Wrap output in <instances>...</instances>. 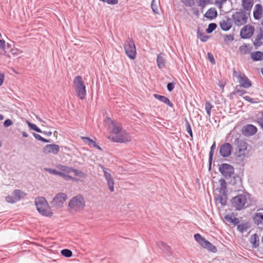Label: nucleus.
Returning <instances> with one entry per match:
<instances>
[{
    "label": "nucleus",
    "mask_w": 263,
    "mask_h": 263,
    "mask_svg": "<svg viewBox=\"0 0 263 263\" xmlns=\"http://www.w3.org/2000/svg\"><path fill=\"white\" fill-rule=\"evenodd\" d=\"M250 197L251 195L249 193L243 192L242 194H239L231 199V205L237 211L245 209L250 206L248 200L255 201L253 198L250 199Z\"/></svg>",
    "instance_id": "f03ea898"
},
{
    "label": "nucleus",
    "mask_w": 263,
    "mask_h": 263,
    "mask_svg": "<svg viewBox=\"0 0 263 263\" xmlns=\"http://www.w3.org/2000/svg\"><path fill=\"white\" fill-rule=\"evenodd\" d=\"M44 170H45V171H46V172H47L50 174L58 175L59 176H60V175L61 172V171H58L55 169H52V168H45Z\"/></svg>",
    "instance_id": "3c124183"
},
{
    "label": "nucleus",
    "mask_w": 263,
    "mask_h": 263,
    "mask_svg": "<svg viewBox=\"0 0 263 263\" xmlns=\"http://www.w3.org/2000/svg\"><path fill=\"white\" fill-rule=\"evenodd\" d=\"M195 240L202 247L203 245L206 241V239L203 237L200 234L197 233L195 234L194 236Z\"/></svg>",
    "instance_id": "e433bc0d"
},
{
    "label": "nucleus",
    "mask_w": 263,
    "mask_h": 263,
    "mask_svg": "<svg viewBox=\"0 0 263 263\" xmlns=\"http://www.w3.org/2000/svg\"><path fill=\"white\" fill-rule=\"evenodd\" d=\"M261 210L262 212L255 213L253 217L254 223L260 228H263V209Z\"/></svg>",
    "instance_id": "6ab92c4d"
},
{
    "label": "nucleus",
    "mask_w": 263,
    "mask_h": 263,
    "mask_svg": "<svg viewBox=\"0 0 263 263\" xmlns=\"http://www.w3.org/2000/svg\"><path fill=\"white\" fill-rule=\"evenodd\" d=\"M241 130L244 135L252 136L256 133L257 129L252 124H247L242 128Z\"/></svg>",
    "instance_id": "f3484780"
},
{
    "label": "nucleus",
    "mask_w": 263,
    "mask_h": 263,
    "mask_svg": "<svg viewBox=\"0 0 263 263\" xmlns=\"http://www.w3.org/2000/svg\"><path fill=\"white\" fill-rule=\"evenodd\" d=\"M243 99L244 100H245L246 101L249 102V103H252V104L257 103V101H256L255 99L251 98L250 97H249L248 96H246L243 97Z\"/></svg>",
    "instance_id": "4d7b16f0"
},
{
    "label": "nucleus",
    "mask_w": 263,
    "mask_h": 263,
    "mask_svg": "<svg viewBox=\"0 0 263 263\" xmlns=\"http://www.w3.org/2000/svg\"><path fill=\"white\" fill-rule=\"evenodd\" d=\"M112 124V127L111 129V132L114 134H116V135L118 134H120V133L121 132L122 129V125L120 124H119L118 125H116L113 121H111Z\"/></svg>",
    "instance_id": "72a5a7b5"
},
{
    "label": "nucleus",
    "mask_w": 263,
    "mask_h": 263,
    "mask_svg": "<svg viewBox=\"0 0 263 263\" xmlns=\"http://www.w3.org/2000/svg\"><path fill=\"white\" fill-rule=\"evenodd\" d=\"M181 2L186 7H192L195 5L194 0H180Z\"/></svg>",
    "instance_id": "09e8293b"
},
{
    "label": "nucleus",
    "mask_w": 263,
    "mask_h": 263,
    "mask_svg": "<svg viewBox=\"0 0 263 263\" xmlns=\"http://www.w3.org/2000/svg\"><path fill=\"white\" fill-rule=\"evenodd\" d=\"M58 167L60 170L61 172L63 173L65 172L68 174L70 173L71 172H72V167H69L66 165H59L58 166Z\"/></svg>",
    "instance_id": "4c0bfd02"
},
{
    "label": "nucleus",
    "mask_w": 263,
    "mask_h": 263,
    "mask_svg": "<svg viewBox=\"0 0 263 263\" xmlns=\"http://www.w3.org/2000/svg\"><path fill=\"white\" fill-rule=\"evenodd\" d=\"M72 172H73L75 176H78L80 177H84L86 176V174L84 172H83L80 170L73 168H72Z\"/></svg>",
    "instance_id": "8fccbe9b"
},
{
    "label": "nucleus",
    "mask_w": 263,
    "mask_h": 263,
    "mask_svg": "<svg viewBox=\"0 0 263 263\" xmlns=\"http://www.w3.org/2000/svg\"><path fill=\"white\" fill-rule=\"evenodd\" d=\"M85 206V201L81 195L73 197L69 202L68 208L72 212H78L82 210Z\"/></svg>",
    "instance_id": "39448f33"
},
{
    "label": "nucleus",
    "mask_w": 263,
    "mask_h": 263,
    "mask_svg": "<svg viewBox=\"0 0 263 263\" xmlns=\"http://www.w3.org/2000/svg\"><path fill=\"white\" fill-rule=\"evenodd\" d=\"M250 242L252 244V247L253 249H256L258 247L259 245V239L258 235L256 233L251 236Z\"/></svg>",
    "instance_id": "393cba45"
},
{
    "label": "nucleus",
    "mask_w": 263,
    "mask_h": 263,
    "mask_svg": "<svg viewBox=\"0 0 263 263\" xmlns=\"http://www.w3.org/2000/svg\"><path fill=\"white\" fill-rule=\"evenodd\" d=\"M193 13L196 15H199V11L197 8H193Z\"/></svg>",
    "instance_id": "774afa93"
},
{
    "label": "nucleus",
    "mask_w": 263,
    "mask_h": 263,
    "mask_svg": "<svg viewBox=\"0 0 263 263\" xmlns=\"http://www.w3.org/2000/svg\"><path fill=\"white\" fill-rule=\"evenodd\" d=\"M131 140V137L126 132H122L112 137V141L117 143H124L129 142Z\"/></svg>",
    "instance_id": "ddd939ff"
},
{
    "label": "nucleus",
    "mask_w": 263,
    "mask_h": 263,
    "mask_svg": "<svg viewBox=\"0 0 263 263\" xmlns=\"http://www.w3.org/2000/svg\"><path fill=\"white\" fill-rule=\"evenodd\" d=\"M12 124H13L12 121L9 119L5 120V121H4V124H3L4 126L5 127H8Z\"/></svg>",
    "instance_id": "680f3d73"
},
{
    "label": "nucleus",
    "mask_w": 263,
    "mask_h": 263,
    "mask_svg": "<svg viewBox=\"0 0 263 263\" xmlns=\"http://www.w3.org/2000/svg\"><path fill=\"white\" fill-rule=\"evenodd\" d=\"M251 58L253 61H259L263 60V52L256 51L251 53Z\"/></svg>",
    "instance_id": "c85d7f7f"
},
{
    "label": "nucleus",
    "mask_w": 263,
    "mask_h": 263,
    "mask_svg": "<svg viewBox=\"0 0 263 263\" xmlns=\"http://www.w3.org/2000/svg\"><path fill=\"white\" fill-rule=\"evenodd\" d=\"M157 64L160 69L164 68L165 66V60L163 57V53H160L157 57Z\"/></svg>",
    "instance_id": "cd10ccee"
},
{
    "label": "nucleus",
    "mask_w": 263,
    "mask_h": 263,
    "mask_svg": "<svg viewBox=\"0 0 263 263\" xmlns=\"http://www.w3.org/2000/svg\"><path fill=\"white\" fill-rule=\"evenodd\" d=\"M218 199L219 202L223 206H224L227 204V196L226 193L220 194L218 195Z\"/></svg>",
    "instance_id": "f704fd0d"
},
{
    "label": "nucleus",
    "mask_w": 263,
    "mask_h": 263,
    "mask_svg": "<svg viewBox=\"0 0 263 263\" xmlns=\"http://www.w3.org/2000/svg\"><path fill=\"white\" fill-rule=\"evenodd\" d=\"M99 166L102 169L103 172L104 176H105L106 174H109L107 172V169L102 164H99Z\"/></svg>",
    "instance_id": "0e129e2a"
},
{
    "label": "nucleus",
    "mask_w": 263,
    "mask_h": 263,
    "mask_svg": "<svg viewBox=\"0 0 263 263\" xmlns=\"http://www.w3.org/2000/svg\"><path fill=\"white\" fill-rule=\"evenodd\" d=\"M67 198V196L66 194L59 193L53 198L51 204L52 206L56 208H61L63 206V204Z\"/></svg>",
    "instance_id": "9b49d317"
},
{
    "label": "nucleus",
    "mask_w": 263,
    "mask_h": 263,
    "mask_svg": "<svg viewBox=\"0 0 263 263\" xmlns=\"http://www.w3.org/2000/svg\"><path fill=\"white\" fill-rule=\"evenodd\" d=\"M207 56H208V58L209 60L210 61V62L212 64H215V60L213 55L211 53L208 52L207 54Z\"/></svg>",
    "instance_id": "bf43d9fd"
},
{
    "label": "nucleus",
    "mask_w": 263,
    "mask_h": 263,
    "mask_svg": "<svg viewBox=\"0 0 263 263\" xmlns=\"http://www.w3.org/2000/svg\"><path fill=\"white\" fill-rule=\"evenodd\" d=\"M219 25L222 30L225 31L229 30L232 26L231 18L227 16L226 20H222L219 22Z\"/></svg>",
    "instance_id": "a211bd4d"
},
{
    "label": "nucleus",
    "mask_w": 263,
    "mask_h": 263,
    "mask_svg": "<svg viewBox=\"0 0 263 263\" xmlns=\"http://www.w3.org/2000/svg\"><path fill=\"white\" fill-rule=\"evenodd\" d=\"M27 123L30 129L37 133H42V131L41 130V129L39 128L35 124L32 123L29 121H27Z\"/></svg>",
    "instance_id": "37998d69"
},
{
    "label": "nucleus",
    "mask_w": 263,
    "mask_h": 263,
    "mask_svg": "<svg viewBox=\"0 0 263 263\" xmlns=\"http://www.w3.org/2000/svg\"><path fill=\"white\" fill-rule=\"evenodd\" d=\"M81 139H82L84 142L87 143L90 147H93L100 151L102 149L101 147L98 145L95 141L87 137H81Z\"/></svg>",
    "instance_id": "a878e982"
},
{
    "label": "nucleus",
    "mask_w": 263,
    "mask_h": 263,
    "mask_svg": "<svg viewBox=\"0 0 263 263\" xmlns=\"http://www.w3.org/2000/svg\"><path fill=\"white\" fill-rule=\"evenodd\" d=\"M35 205L38 212L43 216L51 217L53 213L45 197H38L35 199Z\"/></svg>",
    "instance_id": "20e7f679"
},
{
    "label": "nucleus",
    "mask_w": 263,
    "mask_h": 263,
    "mask_svg": "<svg viewBox=\"0 0 263 263\" xmlns=\"http://www.w3.org/2000/svg\"><path fill=\"white\" fill-rule=\"evenodd\" d=\"M124 49L126 55L131 60L136 58L137 51L135 42L133 39L128 37L124 43Z\"/></svg>",
    "instance_id": "423d86ee"
},
{
    "label": "nucleus",
    "mask_w": 263,
    "mask_h": 263,
    "mask_svg": "<svg viewBox=\"0 0 263 263\" xmlns=\"http://www.w3.org/2000/svg\"><path fill=\"white\" fill-rule=\"evenodd\" d=\"M233 76L236 77L238 80V82L240 83L239 87H243L245 88H248L252 86V82L248 79V78L245 76V74H241L240 72H237L236 70H233Z\"/></svg>",
    "instance_id": "6e6552de"
},
{
    "label": "nucleus",
    "mask_w": 263,
    "mask_h": 263,
    "mask_svg": "<svg viewBox=\"0 0 263 263\" xmlns=\"http://www.w3.org/2000/svg\"><path fill=\"white\" fill-rule=\"evenodd\" d=\"M151 5V6L152 9L153 10V12L155 13H158V12H159L158 9L157 8V5L155 3V0H153L152 1Z\"/></svg>",
    "instance_id": "5fc2aeb1"
},
{
    "label": "nucleus",
    "mask_w": 263,
    "mask_h": 263,
    "mask_svg": "<svg viewBox=\"0 0 263 263\" xmlns=\"http://www.w3.org/2000/svg\"><path fill=\"white\" fill-rule=\"evenodd\" d=\"M213 107V106L212 104L210 103V102L206 101L205 104V109L206 110V112L207 114L210 116L211 115V111L212 108Z\"/></svg>",
    "instance_id": "49530a36"
},
{
    "label": "nucleus",
    "mask_w": 263,
    "mask_h": 263,
    "mask_svg": "<svg viewBox=\"0 0 263 263\" xmlns=\"http://www.w3.org/2000/svg\"><path fill=\"white\" fill-rule=\"evenodd\" d=\"M60 176L63 177L66 180H69L73 179L71 176L66 174L65 173L62 172H61Z\"/></svg>",
    "instance_id": "13d9d810"
},
{
    "label": "nucleus",
    "mask_w": 263,
    "mask_h": 263,
    "mask_svg": "<svg viewBox=\"0 0 263 263\" xmlns=\"http://www.w3.org/2000/svg\"><path fill=\"white\" fill-rule=\"evenodd\" d=\"M239 86H236L235 87V91L231 92V95H239L240 96H242L243 95L247 93V91L243 89H240Z\"/></svg>",
    "instance_id": "ea45409f"
},
{
    "label": "nucleus",
    "mask_w": 263,
    "mask_h": 263,
    "mask_svg": "<svg viewBox=\"0 0 263 263\" xmlns=\"http://www.w3.org/2000/svg\"><path fill=\"white\" fill-rule=\"evenodd\" d=\"M224 218L227 221L233 223L234 225H236L239 222V220L238 218L233 217L229 215H226L224 216Z\"/></svg>",
    "instance_id": "c9c22d12"
},
{
    "label": "nucleus",
    "mask_w": 263,
    "mask_h": 263,
    "mask_svg": "<svg viewBox=\"0 0 263 263\" xmlns=\"http://www.w3.org/2000/svg\"><path fill=\"white\" fill-rule=\"evenodd\" d=\"M232 18L234 24L238 26L246 24L248 21V16L243 11L235 12L232 14Z\"/></svg>",
    "instance_id": "0eeeda50"
},
{
    "label": "nucleus",
    "mask_w": 263,
    "mask_h": 263,
    "mask_svg": "<svg viewBox=\"0 0 263 263\" xmlns=\"http://www.w3.org/2000/svg\"><path fill=\"white\" fill-rule=\"evenodd\" d=\"M253 5V0H242V6L246 11H250Z\"/></svg>",
    "instance_id": "c756f323"
},
{
    "label": "nucleus",
    "mask_w": 263,
    "mask_h": 263,
    "mask_svg": "<svg viewBox=\"0 0 263 263\" xmlns=\"http://www.w3.org/2000/svg\"><path fill=\"white\" fill-rule=\"evenodd\" d=\"M12 194V196L8 195L5 198L6 201L10 203H14L20 201L27 195L25 192L19 189L14 190Z\"/></svg>",
    "instance_id": "1a4fd4ad"
},
{
    "label": "nucleus",
    "mask_w": 263,
    "mask_h": 263,
    "mask_svg": "<svg viewBox=\"0 0 263 263\" xmlns=\"http://www.w3.org/2000/svg\"><path fill=\"white\" fill-rule=\"evenodd\" d=\"M217 11L214 8H210L204 14V16L207 18L212 20L216 18L217 16Z\"/></svg>",
    "instance_id": "bb28decb"
},
{
    "label": "nucleus",
    "mask_w": 263,
    "mask_h": 263,
    "mask_svg": "<svg viewBox=\"0 0 263 263\" xmlns=\"http://www.w3.org/2000/svg\"><path fill=\"white\" fill-rule=\"evenodd\" d=\"M175 83H168L167 85V89L169 92H171L175 88Z\"/></svg>",
    "instance_id": "052dcab7"
},
{
    "label": "nucleus",
    "mask_w": 263,
    "mask_h": 263,
    "mask_svg": "<svg viewBox=\"0 0 263 263\" xmlns=\"http://www.w3.org/2000/svg\"><path fill=\"white\" fill-rule=\"evenodd\" d=\"M219 182L220 185V187L219 189V193L220 194H224V193L227 194V182H226V180L224 179L221 178L219 180Z\"/></svg>",
    "instance_id": "473e14b6"
},
{
    "label": "nucleus",
    "mask_w": 263,
    "mask_h": 263,
    "mask_svg": "<svg viewBox=\"0 0 263 263\" xmlns=\"http://www.w3.org/2000/svg\"><path fill=\"white\" fill-rule=\"evenodd\" d=\"M33 137L37 140L41 141L44 143H48L50 142L49 140H47L43 137H42L41 136H40L39 134H37L36 133H33Z\"/></svg>",
    "instance_id": "de8ad7c7"
},
{
    "label": "nucleus",
    "mask_w": 263,
    "mask_h": 263,
    "mask_svg": "<svg viewBox=\"0 0 263 263\" xmlns=\"http://www.w3.org/2000/svg\"><path fill=\"white\" fill-rule=\"evenodd\" d=\"M153 97L155 99H156L158 100L159 101H160V102H163V103L167 105L168 106H170L171 107H173L174 106L173 104L171 102L170 99L166 97L165 96H161V95L156 94V93H154L153 95Z\"/></svg>",
    "instance_id": "412c9836"
},
{
    "label": "nucleus",
    "mask_w": 263,
    "mask_h": 263,
    "mask_svg": "<svg viewBox=\"0 0 263 263\" xmlns=\"http://www.w3.org/2000/svg\"><path fill=\"white\" fill-rule=\"evenodd\" d=\"M234 35L233 34H227L225 35L224 37V41L226 42H227L228 41L232 42L234 40Z\"/></svg>",
    "instance_id": "6e6d98bb"
},
{
    "label": "nucleus",
    "mask_w": 263,
    "mask_h": 263,
    "mask_svg": "<svg viewBox=\"0 0 263 263\" xmlns=\"http://www.w3.org/2000/svg\"><path fill=\"white\" fill-rule=\"evenodd\" d=\"M198 6L202 7H204L205 5L210 2V0H196Z\"/></svg>",
    "instance_id": "603ef678"
},
{
    "label": "nucleus",
    "mask_w": 263,
    "mask_h": 263,
    "mask_svg": "<svg viewBox=\"0 0 263 263\" xmlns=\"http://www.w3.org/2000/svg\"><path fill=\"white\" fill-rule=\"evenodd\" d=\"M230 178L229 183L235 186V190L240 191L243 188L242 178L239 175L234 173Z\"/></svg>",
    "instance_id": "f8f14e48"
},
{
    "label": "nucleus",
    "mask_w": 263,
    "mask_h": 263,
    "mask_svg": "<svg viewBox=\"0 0 263 263\" xmlns=\"http://www.w3.org/2000/svg\"><path fill=\"white\" fill-rule=\"evenodd\" d=\"M263 8L261 4H256L253 11V17L255 20H258L261 18Z\"/></svg>",
    "instance_id": "aec40b11"
},
{
    "label": "nucleus",
    "mask_w": 263,
    "mask_h": 263,
    "mask_svg": "<svg viewBox=\"0 0 263 263\" xmlns=\"http://www.w3.org/2000/svg\"><path fill=\"white\" fill-rule=\"evenodd\" d=\"M73 87L76 96L80 100H84L87 95L86 85L82 77L77 76L73 81Z\"/></svg>",
    "instance_id": "7ed1b4c3"
},
{
    "label": "nucleus",
    "mask_w": 263,
    "mask_h": 263,
    "mask_svg": "<svg viewBox=\"0 0 263 263\" xmlns=\"http://www.w3.org/2000/svg\"><path fill=\"white\" fill-rule=\"evenodd\" d=\"M202 247L213 253H216L217 251V248L207 240H206Z\"/></svg>",
    "instance_id": "2f4dec72"
},
{
    "label": "nucleus",
    "mask_w": 263,
    "mask_h": 263,
    "mask_svg": "<svg viewBox=\"0 0 263 263\" xmlns=\"http://www.w3.org/2000/svg\"><path fill=\"white\" fill-rule=\"evenodd\" d=\"M6 48L5 41L4 40H0V49L5 50Z\"/></svg>",
    "instance_id": "e2e57ef3"
},
{
    "label": "nucleus",
    "mask_w": 263,
    "mask_h": 263,
    "mask_svg": "<svg viewBox=\"0 0 263 263\" xmlns=\"http://www.w3.org/2000/svg\"><path fill=\"white\" fill-rule=\"evenodd\" d=\"M216 148V142H214L210 148V151L209 153V170H211L212 166V163L213 158V155L214 151Z\"/></svg>",
    "instance_id": "7c9ffc66"
},
{
    "label": "nucleus",
    "mask_w": 263,
    "mask_h": 263,
    "mask_svg": "<svg viewBox=\"0 0 263 263\" xmlns=\"http://www.w3.org/2000/svg\"><path fill=\"white\" fill-rule=\"evenodd\" d=\"M226 1L227 0H216V3L221 6L222 4L225 3Z\"/></svg>",
    "instance_id": "338daca9"
},
{
    "label": "nucleus",
    "mask_w": 263,
    "mask_h": 263,
    "mask_svg": "<svg viewBox=\"0 0 263 263\" xmlns=\"http://www.w3.org/2000/svg\"><path fill=\"white\" fill-rule=\"evenodd\" d=\"M59 151V146L55 144H47L45 145L43 149V151L45 154L52 153L54 155H57L58 154Z\"/></svg>",
    "instance_id": "dca6fc26"
},
{
    "label": "nucleus",
    "mask_w": 263,
    "mask_h": 263,
    "mask_svg": "<svg viewBox=\"0 0 263 263\" xmlns=\"http://www.w3.org/2000/svg\"><path fill=\"white\" fill-rule=\"evenodd\" d=\"M254 32V27L252 25H247L241 29L240 35L241 39H249L253 35Z\"/></svg>",
    "instance_id": "4468645a"
},
{
    "label": "nucleus",
    "mask_w": 263,
    "mask_h": 263,
    "mask_svg": "<svg viewBox=\"0 0 263 263\" xmlns=\"http://www.w3.org/2000/svg\"><path fill=\"white\" fill-rule=\"evenodd\" d=\"M185 127L187 133L189 134L191 137L193 138V135L191 126L189 122L186 119H185Z\"/></svg>",
    "instance_id": "a18cd8bd"
},
{
    "label": "nucleus",
    "mask_w": 263,
    "mask_h": 263,
    "mask_svg": "<svg viewBox=\"0 0 263 263\" xmlns=\"http://www.w3.org/2000/svg\"><path fill=\"white\" fill-rule=\"evenodd\" d=\"M261 40H263V29L260 28L259 32L253 42V45L256 49L262 45L263 43L261 41Z\"/></svg>",
    "instance_id": "5701e85b"
},
{
    "label": "nucleus",
    "mask_w": 263,
    "mask_h": 263,
    "mask_svg": "<svg viewBox=\"0 0 263 263\" xmlns=\"http://www.w3.org/2000/svg\"><path fill=\"white\" fill-rule=\"evenodd\" d=\"M219 171L226 179L231 178L234 173V167L228 163H222L219 167Z\"/></svg>",
    "instance_id": "9d476101"
},
{
    "label": "nucleus",
    "mask_w": 263,
    "mask_h": 263,
    "mask_svg": "<svg viewBox=\"0 0 263 263\" xmlns=\"http://www.w3.org/2000/svg\"><path fill=\"white\" fill-rule=\"evenodd\" d=\"M197 36L200 39L201 41L205 42L209 39V36L203 32H201L199 30L197 32Z\"/></svg>",
    "instance_id": "58836bf2"
},
{
    "label": "nucleus",
    "mask_w": 263,
    "mask_h": 263,
    "mask_svg": "<svg viewBox=\"0 0 263 263\" xmlns=\"http://www.w3.org/2000/svg\"><path fill=\"white\" fill-rule=\"evenodd\" d=\"M231 142L233 143L235 149L236 160L238 163L242 164L248 154L247 143L240 135L237 134L232 136Z\"/></svg>",
    "instance_id": "f257e3e1"
},
{
    "label": "nucleus",
    "mask_w": 263,
    "mask_h": 263,
    "mask_svg": "<svg viewBox=\"0 0 263 263\" xmlns=\"http://www.w3.org/2000/svg\"><path fill=\"white\" fill-rule=\"evenodd\" d=\"M238 230L241 233L246 231L247 229V226L245 224H240L237 226Z\"/></svg>",
    "instance_id": "864d4df0"
},
{
    "label": "nucleus",
    "mask_w": 263,
    "mask_h": 263,
    "mask_svg": "<svg viewBox=\"0 0 263 263\" xmlns=\"http://www.w3.org/2000/svg\"><path fill=\"white\" fill-rule=\"evenodd\" d=\"M232 146L229 143H224L219 148V153L224 158L229 157L232 153Z\"/></svg>",
    "instance_id": "2eb2a0df"
},
{
    "label": "nucleus",
    "mask_w": 263,
    "mask_h": 263,
    "mask_svg": "<svg viewBox=\"0 0 263 263\" xmlns=\"http://www.w3.org/2000/svg\"><path fill=\"white\" fill-rule=\"evenodd\" d=\"M239 51L243 54H246L249 51V47L247 44H244L239 48Z\"/></svg>",
    "instance_id": "c03bdc74"
},
{
    "label": "nucleus",
    "mask_w": 263,
    "mask_h": 263,
    "mask_svg": "<svg viewBox=\"0 0 263 263\" xmlns=\"http://www.w3.org/2000/svg\"><path fill=\"white\" fill-rule=\"evenodd\" d=\"M157 246L158 247L162 250L165 253L170 256L172 255V252L171 251V248L166 243L160 241L157 242Z\"/></svg>",
    "instance_id": "4be33fe9"
},
{
    "label": "nucleus",
    "mask_w": 263,
    "mask_h": 263,
    "mask_svg": "<svg viewBox=\"0 0 263 263\" xmlns=\"http://www.w3.org/2000/svg\"><path fill=\"white\" fill-rule=\"evenodd\" d=\"M105 179L107 182L108 189L110 192H114V180L112 178L111 175L109 174H106L104 176Z\"/></svg>",
    "instance_id": "b1692460"
},
{
    "label": "nucleus",
    "mask_w": 263,
    "mask_h": 263,
    "mask_svg": "<svg viewBox=\"0 0 263 263\" xmlns=\"http://www.w3.org/2000/svg\"><path fill=\"white\" fill-rule=\"evenodd\" d=\"M4 80V74L0 73V86L3 84Z\"/></svg>",
    "instance_id": "69168bd1"
},
{
    "label": "nucleus",
    "mask_w": 263,
    "mask_h": 263,
    "mask_svg": "<svg viewBox=\"0 0 263 263\" xmlns=\"http://www.w3.org/2000/svg\"><path fill=\"white\" fill-rule=\"evenodd\" d=\"M61 255L66 257L69 258L72 256V252L70 250L65 249L61 251Z\"/></svg>",
    "instance_id": "79ce46f5"
},
{
    "label": "nucleus",
    "mask_w": 263,
    "mask_h": 263,
    "mask_svg": "<svg viewBox=\"0 0 263 263\" xmlns=\"http://www.w3.org/2000/svg\"><path fill=\"white\" fill-rule=\"evenodd\" d=\"M217 27V25L216 24L214 23H210L208 27L206 29V30H205L206 32L207 33H212L214 30H215L216 29Z\"/></svg>",
    "instance_id": "a19ab883"
}]
</instances>
